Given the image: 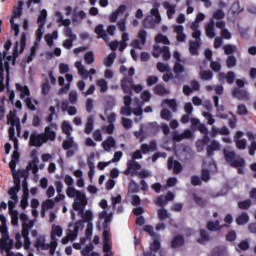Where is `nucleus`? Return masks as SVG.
Here are the masks:
<instances>
[{
  "label": "nucleus",
  "instance_id": "nucleus-1",
  "mask_svg": "<svg viewBox=\"0 0 256 256\" xmlns=\"http://www.w3.org/2000/svg\"><path fill=\"white\" fill-rule=\"evenodd\" d=\"M8 125H10L8 133L9 139L13 142L14 151L12 154L11 161L9 163V167L12 171V176L14 179V187H11L8 190V195L10 196V200L8 201V211L11 217V224L13 227H19V219L22 221V232L21 234H16V249H24L27 251L31 247V239H29V230L33 229L35 225V221L29 220V216L25 213H21L19 215V211L15 210L17 203H19V197L17 194L19 193V185L21 184V180L19 177L21 175H27L25 171H16L17 163H19V140L15 137V129L18 133H21V124L19 120H7Z\"/></svg>",
  "mask_w": 256,
  "mask_h": 256
},
{
  "label": "nucleus",
  "instance_id": "nucleus-2",
  "mask_svg": "<svg viewBox=\"0 0 256 256\" xmlns=\"http://www.w3.org/2000/svg\"><path fill=\"white\" fill-rule=\"evenodd\" d=\"M27 45V35L22 34L20 41L15 43L14 46V52H13V56H7V51H9L11 49V41H7L4 44V49L5 51L3 53L0 52L1 55V61H4V68L6 70L7 73V79L6 82L9 83V62H12V65H15V59H17V57H19V55H21V53H23V51H25V47Z\"/></svg>",
  "mask_w": 256,
  "mask_h": 256
},
{
  "label": "nucleus",
  "instance_id": "nucleus-3",
  "mask_svg": "<svg viewBox=\"0 0 256 256\" xmlns=\"http://www.w3.org/2000/svg\"><path fill=\"white\" fill-rule=\"evenodd\" d=\"M99 222L98 227L101 229V221H104L103 226V252L104 256H113L111 252V233L109 229V223L113 221V212L107 213L106 210H103L99 213Z\"/></svg>",
  "mask_w": 256,
  "mask_h": 256
},
{
  "label": "nucleus",
  "instance_id": "nucleus-4",
  "mask_svg": "<svg viewBox=\"0 0 256 256\" xmlns=\"http://www.w3.org/2000/svg\"><path fill=\"white\" fill-rule=\"evenodd\" d=\"M221 149V144L217 140H210L207 144V157L203 161L202 169V180L209 181V173L217 171V164L211 158L213 157V151H219Z\"/></svg>",
  "mask_w": 256,
  "mask_h": 256
},
{
  "label": "nucleus",
  "instance_id": "nucleus-5",
  "mask_svg": "<svg viewBox=\"0 0 256 256\" xmlns=\"http://www.w3.org/2000/svg\"><path fill=\"white\" fill-rule=\"evenodd\" d=\"M64 183L67 185L66 189V195L70 199H74L75 201V207H81L84 203H86L85 193L81 190H78L75 188L74 183L75 180L71 177V175H65L64 176Z\"/></svg>",
  "mask_w": 256,
  "mask_h": 256
},
{
  "label": "nucleus",
  "instance_id": "nucleus-6",
  "mask_svg": "<svg viewBox=\"0 0 256 256\" xmlns=\"http://www.w3.org/2000/svg\"><path fill=\"white\" fill-rule=\"evenodd\" d=\"M201 21H205V14L198 13L195 21L190 26V29L193 31L192 37L196 39V41L189 42V51L192 55H199L197 50L201 47V30H199V23Z\"/></svg>",
  "mask_w": 256,
  "mask_h": 256
},
{
  "label": "nucleus",
  "instance_id": "nucleus-7",
  "mask_svg": "<svg viewBox=\"0 0 256 256\" xmlns=\"http://www.w3.org/2000/svg\"><path fill=\"white\" fill-rule=\"evenodd\" d=\"M61 127L63 133L67 135L66 140H64L62 144L63 149L67 151L66 157H73V155L77 153L78 149L77 144L75 143V141H73V137H71V133H73V127L67 121L62 122Z\"/></svg>",
  "mask_w": 256,
  "mask_h": 256
},
{
  "label": "nucleus",
  "instance_id": "nucleus-8",
  "mask_svg": "<svg viewBox=\"0 0 256 256\" xmlns=\"http://www.w3.org/2000/svg\"><path fill=\"white\" fill-rule=\"evenodd\" d=\"M223 153L226 163H229L231 167H236V169H238V173L243 175L245 173L243 170L245 168V160L237 156L235 152L231 150L224 149Z\"/></svg>",
  "mask_w": 256,
  "mask_h": 256
},
{
  "label": "nucleus",
  "instance_id": "nucleus-9",
  "mask_svg": "<svg viewBox=\"0 0 256 256\" xmlns=\"http://www.w3.org/2000/svg\"><path fill=\"white\" fill-rule=\"evenodd\" d=\"M127 11V6L121 5L111 16H110V22L115 23L117 19H120L118 21V29L123 33L127 31L126 22L127 17H129V13Z\"/></svg>",
  "mask_w": 256,
  "mask_h": 256
},
{
  "label": "nucleus",
  "instance_id": "nucleus-10",
  "mask_svg": "<svg viewBox=\"0 0 256 256\" xmlns=\"http://www.w3.org/2000/svg\"><path fill=\"white\" fill-rule=\"evenodd\" d=\"M124 174L131 175V177H136L138 175L141 179L151 177V172L148 170H141V164L133 160L128 161L127 169L124 171Z\"/></svg>",
  "mask_w": 256,
  "mask_h": 256
},
{
  "label": "nucleus",
  "instance_id": "nucleus-11",
  "mask_svg": "<svg viewBox=\"0 0 256 256\" xmlns=\"http://www.w3.org/2000/svg\"><path fill=\"white\" fill-rule=\"evenodd\" d=\"M31 235L32 237L36 238L34 241V247L35 249H37V251H49L50 256H55V252L51 253V249H52L51 241L50 243H47L45 235L43 234L39 235V232L37 230H32Z\"/></svg>",
  "mask_w": 256,
  "mask_h": 256
},
{
  "label": "nucleus",
  "instance_id": "nucleus-12",
  "mask_svg": "<svg viewBox=\"0 0 256 256\" xmlns=\"http://www.w3.org/2000/svg\"><path fill=\"white\" fill-rule=\"evenodd\" d=\"M83 229V220H80L76 223H71L69 225L67 234L64 238H62L63 245H67L69 241H75L77 239V236L79 235V231Z\"/></svg>",
  "mask_w": 256,
  "mask_h": 256
},
{
  "label": "nucleus",
  "instance_id": "nucleus-13",
  "mask_svg": "<svg viewBox=\"0 0 256 256\" xmlns=\"http://www.w3.org/2000/svg\"><path fill=\"white\" fill-rule=\"evenodd\" d=\"M55 17L60 27H66L64 29L65 37H67V39H70L71 41H76L77 35H75V33H73V30L69 27L71 25V20L63 18V14L61 12H56Z\"/></svg>",
  "mask_w": 256,
  "mask_h": 256
},
{
  "label": "nucleus",
  "instance_id": "nucleus-14",
  "mask_svg": "<svg viewBox=\"0 0 256 256\" xmlns=\"http://www.w3.org/2000/svg\"><path fill=\"white\" fill-rule=\"evenodd\" d=\"M44 33V26H39L36 31V41L34 42L33 46L30 48L29 56L24 58V63H31L33 59H35V55H37V50L39 49V43L41 39H43Z\"/></svg>",
  "mask_w": 256,
  "mask_h": 256
},
{
  "label": "nucleus",
  "instance_id": "nucleus-15",
  "mask_svg": "<svg viewBox=\"0 0 256 256\" xmlns=\"http://www.w3.org/2000/svg\"><path fill=\"white\" fill-rule=\"evenodd\" d=\"M23 5H25V2L23 0H20L17 4V6L13 9V14L10 19V24L12 29L14 30V35L17 37L19 35V24L15 23V19H19L21 15H23Z\"/></svg>",
  "mask_w": 256,
  "mask_h": 256
},
{
  "label": "nucleus",
  "instance_id": "nucleus-16",
  "mask_svg": "<svg viewBox=\"0 0 256 256\" xmlns=\"http://www.w3.org/2000/svg\"><path fill=\"white\" fill-rule=\"evenodd\" d=\"M0 247L11 245V238L9 237V230L7 228V218L0 214Z\"/></svg>",
  "mask_w": 256,
  "mask_h": 256
},
{
  "label": "nucleus",
  "instance_id": "nucleus-17",
  "mask_svg": "<svg viewBox=\"0 0 256 256\" xmlns=\"http://www.w3.org/2000/svg\"><path fill=\"white\" fill-rule=\"evenodd\" d=\"M85 199H86V203L81 204L80 207L78 208L77 206H75V200H74L72 207L74 211L78 212V215H80V217L83 219V221H85V223H91V221H93V212H91L90 210H87L85 212V207H87L89 203V199L87 198V195H85Z\"/></svg>",
  "mask_w": 256,
  "mask_h": 256
},
{
  "label": "nucleus",
  "instance_id": "nucleus-18",
  "mask_svg": "<svg viewBox=\"0 0 256 256\" xmlns=\"http://www.w3.org/2000/svg\"><path fill=\"white\" fill-rule=\"evenodd\" d=\"M57 237H63V228L60 225H52L51 233H50V241H51V253H55L57 251V247L59 243L57 242Z\"/></svg>",
  "mask_w": 256,
  "mask_h": 256
},
{
  "label": "nucleus",
  "instance_id": "nucleus-19",
  "mask_svg": "<svg viewBox=\"0 0 256 256\" xmlns=\"http://www.w3.org/2000/svg\"><path fill=\"white\" fill-rule=\"evenodd\" d=\"M144 27H155V25L161 23V15L159 14V9L152 8L150 10V15L143 21Z\"/></svg>",
  "mask_w": 256,
  "mask_h": 256
},
{
  "label": "nucleus",
  "instance_id": "nucleus-20",
  "mask_svg": "<svg viewBox=\"0 0 256 256\" xmlns=\"http://www.w3.org/2000/svg\"><path fill=\"white\" fill-rule=\"evenodd\" d=\"M74 67L77 68V71L82 79H89L93 81V75L97 73V70L91 68L90 71H87V68L81 63V61H76Z\"/></svg>",
  "mask_w": 256,
  "mask_h": 256
},
{
  "label": "nucleus",
  "instance_id": "nucleus-21",
  "mask_svg": "<svg viewBox=\"0 0 256 256\" xmlns=\"http://www.w3.org/2000/svg\"><path fill=\"white\" fill-rule=\"evenodd\" d=\"M127 41H129V33L123 32L122 33V41H113L108 44L111 51H125L127 49Z\"/></svg>",
  "mask_w": 256,
  "mask_h": 256
},
{
  "label": "nucleus",
  "instance_id": "nucleus-22",
  "mask_svg": "<svg viewBox=\"0 0 256 256\" xmlns=\"http://www.w3.org/2000/svg\"><path fill=\"white\" fill-rule=\"evenodd\" d=\"M153 57L156 59L158 57H163L164 61H167L168 59L171 58V53L169 52V47L167 46H159V44L154 45V49L152 52Z\"/></svg>",
  "mask_w": 256,
  "mask_h": 256
},
{
  "label": "nucleus",
  "instance_id": "nucleus-23",
  "mask_svg": "<svg viewBox=\"0 0 256 256\" xmlns=\"http://www.w3.org/2000/svg\"><path fill=\"white\" fill-rule=\"evenodd\" d=\"M47 143V138L43 134L33 132L30 135L29 145L30 147H43Z\"/></svg>",
  "mask_w": 256,
  "mask_h": 256
},
{
  "label": "nucleus",
  "instance_id": "nucleus-24",
  "mask_svg": "<svg viewBox=\"0 0 256 256\" xmlns=\"http://www.w3.org/2000/svg\"><path fill=\"white\" fill-rule=\"evenodd\" d=\"M57 129H59V126L55 123H51L45 127L42 135L45 137L46 143L47 141H55L57 139Z\"/></svg>",
  "mask_w": 256,
  "mask_h": 256
},
{
  "label": "nucleus",
  "instance_id": "nucleus-25",
  "mask_svg": "<svg viewBox=\"0 0 256 256\" xmlns=\"http://www.w3.org/2000/svg\"><path fill=\"white\" fill-rule=\"evenodd\" d=\"M146 41H147V32H145V30H140L138 33V39H135L131 43V46L134 47V49H143Z\"/></svg>",
  "mask_w": 256,
  "mask_h": 256
},
{
  "label": "nucleus",
  "instance_id": "nucleus-26",
  "mask_svg": "<svg viewBox=\"0 0 256 256\" xmlns=\"http://www.w3.org/2000/svg\"><path fill=\"white\" fill-rule=\"evenodd\" d=\"M37 150H33L31 152V156L33 157V160L29 163V165L27 166V171H31L33 173V175H36V173L39 172V158L37 156Z\"/></svg>",
  "mask_w": 256,
  "mask_h": 256
},
{
  "label": "nucleus",
  "instance_id": "nucleus-27",
  "mask_svg": "<svg viewBox=\"0 0 256 256\" xmlns=\"http://www.w3.org/2000/svg\"><path fill=\"white\" fill-rule=\"evenodd\" d=\"M173 140L177 141L178 143L183 141V139H193V131L186 129L182 134L175 131L172 134Z\"/></svg>",
  "mask_w": 256,
  "mask_h": 256
},
{
  "label": "nucleus",
  "instance_id": "nucleus-28",
  "mask_svg": "<svg viewBox=\"0 0 256 256\" xmlns=\"http://www.w3.org/2000/svg\"><path fill=\"white\" fill-rule=\"evenodd\" d=\"M168 169L173 170L174 175H179L181 171H183V165L177 160H173V158H168Z\"/></svg>",
  "mask_w": 256,
  "mask_h": 256
},
{
  "label": "nucleus",
  "instance_id": "nucleus-29",
  "mask_svg": "<svg viewBox=\"0 0 256 256\" xmlns=\"http://www.w3.org/2000/svg\"><path fill=\"white\" fill-rule=\"evenodd\" d=\"M164 9L166 10V15L168 19H173V16L176 13L177 5L176 4H171L169 1H164L162 3Z\"/></svg>",
  "mask_w": 256,
  "mask_h": 256
},
{
  "label": "nucleus",
  "instance_id": "nucleus-30",
  "mask_svg": "<svg viewBox=\"0 0 256 256\" xmlns=\"http://www.w3.org/2000/svg\"><path fill=\"white\" fill-rule=\"evenodd\" d=\"M173 57L176 59L174 73H176L177 77H179V74L185 71V67L181 65V54H179V52H174Z\"/></svg>",
  "mask_w": 256,
  "mask_h": 256
},
{
  "label": "nucleus",
  "instance_id": "nucleus-31",
  "mask_svg": "<svg viewBox=\"0 0 256 256\" xmlns=\"http://www.w3.org/2000/svg\"><path fill=\"white\" fill-rule=\"evenodd\" d=\"M133 78L125 77L121 82V88L124 93H128L131 95V91L133 90Z\"/></svg>",
  "mask_w": 256,
  "mask_h": 256
},
{
  "label": "nucleus",
  "instance_id": "nucleus-32",
  "mask_svg": "<svg viewBox=\"0 0 256 256\" xmlns=\"http://www.w3.org/2000/svg\"><path fill=\"white\" fill-rule=\"evenodd\" d=\"M206 65L207 61H204L203 64L200 65V79H202V81H211V79H213V72H211V70H203Z\"/></svg>",
  "mask_w": 256,
  "mask_h": 256
},
{
  "label": "nucleus",
  "instance_id": "nucleus-33",
  "mask_svg": "<svg viewBox=\"0 0 256 256\" xmlns=\"http://www.w3.org/2000/svg\"><path fill=\"white\" fill-rule=\"evenodd\" d=\"M225 21H218L216 22V27L218 29H221L220 35L222 37V39H231L232 35L231 32L225 28Z\"/></svg>",
  "mask_w": 256,
  "mask_h": 256
},
{
  "label": "nucleus",
  "instance_id": "nucleus-34",
  "mask_svg": "<svg viewBox=\"0 0 256 256\" xmlns=\"http://www.w3.org/2000/svg\"><path fill=\"white\" fill-rule=\"evenodd\" d=\"M74 177H76V187L83 189L85 187V179L83 178V170L78 169L73 171Z\"/></svg>",
  "mask_w": 256,
  "mask_h": 256
},
{
  "label": "nucleus",
  "instance_id": "nucleus-35",
  "mask_svg": "<svg viewBox=\"0 0 256 256\" xmlns=\"http://www.w3.org/2000/svg\"><path fill=\"white\" fill-rule=\"evenodd\" d=\"M16 90L20 93V99L25 100L26 97H30L31 91L27 85L16 83Z\"/></svg>",
  "mask_w": 256,
  "mask_h": 256
},
{
  "label": "nucleus",
  "instance_id": "nucleus-36",
  "mask_svg": "<svg viewBox=\"0 0 256 256\" xmlns=\"http://www.w3.org/2000/svg\"><path fill=\"white\" fill-rule=\"evenodd\" d=\"M174 32L177 34V41L180 43H183L185 39H187V35H185V28L181 25H175L173 26Z\"/></svg>",
  "mask_w": 256,
  "mask_h": 256
},
{
  "label": "nucleus",
  "instance_id": "nucleus-37",
  "mask_svg": "<svg viewBox=\"0 0 256 256\" xmlns=\"http://www.w3.org/2000/svg\"><path fill=\"white\" fill-rule=\"evenodd\" d=\"M232 95L233 97H236L237 99H241L242 101H247L249 99V93L239 88H235L232 91Z\"/></svg>",
  "mask_w": 256,
  "mask_h": 256
},
{
  "label": "nucleus",
  "instance_id": "nucleus-38",
  "mask_svg": "<svg viewBox=\"0 0 256 256\" xmlns=\"http://www.w3.org/2000/svg\"><path fill=\"white\" fill-rule=\"evenodd\" d=\"M86 17H87V14H85L83 10H79V11H77V9L73 10L72 21L74 23H81V21H83V19H85Z\"/></svg>",
  "mask_w": 256,
  "mask_h": 256
},
{
  "label": "nucleus",
  "instance_id": "nucleus-39",
  "mask_svg": "<svg viewBox=\"0 0 256 256\" xmlns=\"http://www.w3.org/2000/svg\"><path fill=\"white\" fill-rule=\"evenodd\" d=\"M205 31L207 37L210 39L215 38V21H213V19H210V22L205 25Z\"/></svg>",
  "mask_w": 256,
  "mask_h": 256
},
{
  "label": "nucleus",
  "instance_id": "nucleus-40",
  "mask_svg": "<svg viewBox=\"0 0 256 256\" xmlns=\"http://www.w3.org/2000/svg\"><path fill=\"white\" fill-rule=\"evenodd\" d=\"M241 137H243V132L241 131L236 132L235 143H236L237 149H245V147H247V141L241 139Z\"/></svg>",
  "mask_w": 256,
  "mask_h": 256
},
{
  "label": "nucleus",
  "instance_id": "nucleus-41",
  "mask_svg": "<svg viewBox=\"0 0 256 256\" xmlns=\"http://www.w3.org/2000/svg\"><path fill=\"white\" fill-rule=\"evenodd\" d=\"M96 35H99L101 39H104L106 43H109V36L107 35V32H105V26L102 24L98 25L95 28Z\"/></svg>",
  "mask_w": 256,
  "mask_h": 256
},
{
  "label": "nucleus",
  "instance_id": "nucleus-42",
  "mask_svg": "<svg viewBox=\"0 0 256 256\" xmlns=\"http://www.w3.org/2000/svg\"><path fill=\"white\" fill-rule=\"evenodd\" d=\"M62 111H67L69 115H77V108L74 106H69V102L63 101L61 104Z\"/></svg>",
  "mask_w": 256,
  "mask_h": 256
},
{
  "label": "nucleus",
  "instance_id": "nucleus-43",
  "mask_svg": "<svg viewBox=\"0 0 256 256\" xmlns=\"http://www.w3.org/2000/svg\"><path fill=\"white\" fill-rule=\"evenodd\" d=\"M5 71L0 55V93L5 89Z\"/></svg>",
  "mask_w": 256,
  "mask_h": 256
},
{
  "label": "nucleus",
  "instance_id": "nucleus-44",
  "mask_svg": "<svg viewBox=\"0 0 256 256\" xmlns=\"http://www.w3.org/2000/svg\"><path fill=\"white\" fill-rule=\"evenodd\" d=\"M102 147L105 151H111L115 147V139L113 137H108L104 142H102Z\"/></svg>",
  "mask_w": 256,
  "mask_h": 256
},
{
  "label": "nucleus",
  "instance_id": "nucleus-45",
  "mask_svg": "<svg viewBox=\"0 0 256 256\" xmlns=\"http://www.w3.org/2000/svg\"><path fill=\"white\" fill-rule=\"evenodd\" d=\"M55 207V201L51 199H47L44 202H42V211H49V209H53ZM42 212V217H45V212Z\"/></svg>",
  "mask_w": 256,
  "mask_h": 256
},
{
  "label": "nucleus",
  "instance_id": "nucleus-46",
  "mask_svg": "<svg viewBox=\"0 0 256 256\" xmlns=\"http://www.w3.org/2000/svg\"><path fill=\"white\" fill-rule=\"evenodd\" d=\"M157 149V143L155 141L150 142V144H142L141 151L142 153H149L150 151H155Z\"/></svg>",
  "mask_w": 256,
  "mask_h": 256
},
{
  "label": "nucleus",
  "instance_id": "nucleus-47",
  "mask_svg": "<svg viewBox=\"0 0 256 256\" xmlns=\"http://www.w3.org/2000/svg\"><path fill=\"white\" fill-rule=\"evenodd\" d=\"M211 141V138L209 136H204L202 140H198L196 142V147L198 151H203L205 149V145H208V143Z\"/></svg>",
  "mask_w": 256,
  "mask_h": 256
},
{
  "label": "nucleus",
  "instance_id": "nucleus-48",
  "mask_svg": "<svg viewBox=\"0 0 256 256\" xmlns=\"http://www.w3.org/2000/svg\"><path fill=\"white\" fill-rule=\"evenodd\" d=\"M59 32L54 31L52 34L45 35L44 39L49 47H53V39H58Z\"/></svg>",
  "mask_w": 256,
  "mask_h": 256
},
{
  "label": "nucleus",
  "instance_id": "nucleus-49",
  "mask_svg": "<svg viewBox=\"0 0 256 256\" xmlns=\"http://www.w3.org/2000/svg\"><path fill=\"white\" fill-rule=\"evenodd\" d=\"M212 256H227V247L218 246L212 250Z\"/></svg>",
  "mask_w": 256,
  "mask_h": 256
},
{
  "label": "nucleus",
  "instance_id": "nucleus-50",
  "mask_svg": "<svg viewBox=\"0 0 256 256\" xmlns=\"http://www.w3.org/2000/svg\"><path fill=\"white\" fill-rule=\"evenodd\" d=\"M97 87L100 89V93H106V91L109 89L107 80L101 78L96 81Z\"/></svg>",
  "mask_w": 256,
  "mask_h": 256
},
{
  "label": "nucleus",
  "instance_id": "nucleus-51",
  "mask_svg": "<svg viewBox=\"0 0 256 256\" xmlns=\"http://www.w3.org/2000/svg\"><path fill=\"white\" fill-rule=\"evenodd\" d=\"M45 21H47V10L43 9L38 16V27H45Z\"/></svg>",
  "mask_w": 256,
  "mask_h": 256
},
{
  "label": "nucleus",
  "instance_id": "nucleus-52",
  "mask_svg": "<svg viewBox=\"0 0 256 256\" xmlns=\"http://www.w3.org/2000/svg\"><path fill=\"white\" fill-rule=\"evenodd\" d=\"M113 52L110 53L105 59H104V65L105 67H111L113 65L115 58L117 57V54L115 53V50H112Z\"/></svg>",
  "mask_w": 256,
  "mask_h": 256
},
{
  "label": "nucleus",
  "instance_id": "nucleus-53",
  "mask_svg": "<svg viewBox=\"0 0 256 256\" xmlns=\"http://www.w3.org/2000/svg\"><path fill=\"white\" fill-rule=\"evenodd\" d=\"M94 121H95V118L93 116L88 117L87 123H86V126H85V130H84V133H86V135L91 134V131H93Z\"/></svg>",
  "mask_w": 256,
  "mask_h": 256
},
{
  "label": "nucleus",
  "instance_id": "nucleus-54",
  "mask_svg": "<svg viewBox=\"0 0 256 256\" xmlns=\"http://www.w3.org/2000/svg\"><path fill=\"white\" fill-rule=\"evenodd\" d=\"M200 245H205L209 241V233L207 230H200V238L197 240Z\"/></svg>",
  "mask_w": 256,
  "mask_h": 256
},
{
  "label": "nucleus",
  "instance_id": "nucleus-55",
  "mask_svg": "<svg viewBox=\"0 0 256 256\" xmlns=\"http://www.w3.org/2000/svg\"><path fill=\"white\" fill-rule=\"evenodd\" d=\"M162 107H169L172 111H177V102L175 100L166 99L162 102Z\"/></svg>",
  "mask_w": 256,
  "mask_h": 256
},
{
  "label": "nucleus",
  "instance_id": "nucleus-56",
  "mask_svg": "<svg viewBox=\"0 0 256 256\" xmlns=\"http://www.w3.org/2000/svg\"><path fill=\"white\" fill-rule=\"evenodd\" d=\"M183 243H185V240L183 239V236H176L172 240V248L177 249L179 247H182Z\"/></svg>",
  "mask_w": 256,
  "mask_h": 256
},
{
  "label": "nucleus",
  "instance_id": "nucleus-57",
  "mask_svg": "<svg viewBox=\"0 0 256 256\" xmlns=\"http://www.w3.org/2000/svg\"><path fill=\"white\" fill-rule=\"evenodd\" d=\"M223 51L225 55H231L232 53H239V51L237 50V46L231 45V44H227L223 46Z\"/></svg>",
  "mask_w": 256,
  "mask_h": 256
},
{
  "label": "nucleus",
  "instance_id": "nucleus-58",
  "mask_svg": "<svg viewBox=\"0 0 256 256\" xmlns=\"http://www.w3.org/2000/svg\"><path fill=\"white\" fill-rule=\"evenodd\" d=\"M237 225H245L249 223V215L247 213H242L240 216L236 219Z\"/></svg>",
  "mask_w": 256,
  "mask_h": 256
},
{
  "label": "nucleus",
  "instance_id": "nucleus-59",
  "mask_svg": "<svg viewBox=\"0 0 256 256\" xmlns=\"http://www.w3.org/2000/svg\"><path fill=\"white\" fill-rule=\"evenodd\" d=\"M83 256H99V254L93 252V244H89L82 250Z\"/></svg>",
  "mask_w": 256,
  "mask_h": 256
},
{
  "label": "nucleus",
  "instance_id": "nucleus-60",
  "mask_svg": "<svg viewBox=\"0 0 256 256\" xmlns=\"http://www.w3.org/2000/svg\"><path fill=\"white\" fill-rule=\"evenodd\" d=\"M24 101L26 103V107H28L30 111H35V109H37L35 107V105H37V100H33L31 97H26Z\"/></svg>",
  "mask_w": 256,
  "mask_h": 256
},
{
  "label": "nucleus",
  "instance_id": "nucleus-61",
  "mask_svg": "<svg viewBox=\"0 0 256 256\" xmlns=\"http://www.w3.org/2000/svg\"><path fill=\"white\" fill-rule=\"evenodd\" d=\"M241 11H243V9L241 8V4H239V2H235L232 4L230 9V13H232V15H239Z\"/></svg>",
  "mask_w": 256,
  "mask_h": 256
},
{
  "label": "nucleus",
  "instance_id": "nucleus-62",
  "mask_svg": "<svg viewBox=\"0 0 256 256\" xmlns=\"http://www.w3.org/2000/svg\"><path fill=\"white\" fill-rule=\"evenodd\" d=\"M154 93H156V95H169V90H167L163 85L159 84L155 87Z\"/></svg>",
  "mask_w": 256,
  "mask_h": 256
},
{
  "label": "nucleus",
  "instance_id": "nucleus-63",
  "mask_svg": "<svg viewBox=\"0 0 256 256\" xmlns=\"http://www.w3.org/2000/svg\"><path fill=\"white\" fill-rule=\"evenodd\" d=\"M84 61L86 65H93L95 62V56H93V52H87L84 54Z\"/></svg>",
  "mask_w": 256,
  "mask_h": 256
},
{
  "label": "nucleus",
  "instance_id": "nucleus-64",
  "mask_svg": "<svg viewBox=\"0 0 256 256\" xmlns=\"http://www.w3.org/2000/svg\"><path fill=\"white\" fill-rule=\"evenodd\" d=\"M221 227V225H219V221H210L207 224V228L209 229V231H219V228Z\"/></svg>",
  "mask_w": 256,
  "mask_h": 256
}]
</instances>
